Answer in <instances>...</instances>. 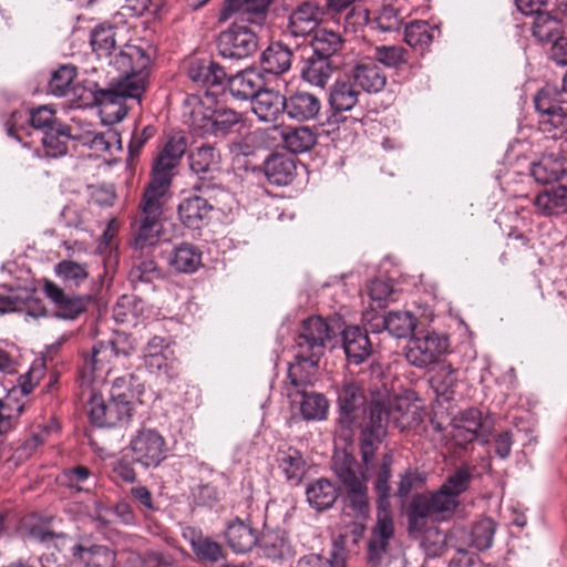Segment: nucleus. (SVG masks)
<instances>
[{
  "label": "nucleus",
  "instance_id": "37998d69",
  "mask_svg": "<svg viewBox=\"0 0 567 567\" xmlns=\"http://www.w3.org/2000/svg\"><path fill=\"white\" fill-rule=\"evenodd\" d=\"M275 0H225L220 10V20L225 21L235 12L241 11L254 16L256 19H265Z\"/></svg>",
  "mask_w": 567,
  "mask_h": 567
},
{
  "label": "nucleus",
  "instance_id": "a18cd8bd",
  "mask_svg": "<svg viewBox=\"0 0 567 567\" xmlns=\"http://www.w3.org/2000/svg\"><path fill=\"white\" fill-rule=\"evenodd\" d=\"M257 151L255 142L250 141V132L241 137H233L229 141H220V146L217 147L218 156L229 159L233 163L240 162L241 157H249L255 155Z\"/></svg>",
  "mask_w": 567,
  "mask_h": 567
},
{
  "label": "nucleus",
  "instance_id": "6e6552de",
  "mask_svg": "<svg viewBox=\"0 0 567 567\" xmlns=\"http://www.w3.org/2000/svg\"><path fill=\"white\" fill-rule=\"evenodd\" d=\"M132 461L144 468L157 467L167 454L163 435L153 429L143 427L131 439L128 447Z\"/></svg>",
  "mask_w": 567,
  "mask_h": 567
},
{
  "label": "nucleus",
  "instance_id": "0e129e2a",
  "mask_svg": "<svg viewBox=\"0 0 567 567\" xmlns=\"http://www.w3.org/2000/svg\"><path fill=\"white\" fill-rule=\"evenodd\" d=\"M424 483V474L420 473L417 470L406 468L403 473L399 474L398 487L394 495L401 499H405L413 489L421 488Z\"/></svg>",
  "mask_w": 567,
  "mask_h": 567
},
{
  "label": "nucleus",
  "instance_id": "69168bd1",
  "mask_svg": "<svg viewBox=\"0 0 567 567\" xmlns=\"http://www.w3.org/2000/svg\"><path fill=\"white\" fill-rule=\"evenodd\" d=\"M56 275L64 281L80 286L87 278V270L84 265L72 260H62L55 267Z\"/></svg>",
  "mask_w": 567,
  "mask_h": 567
},
{
  "label": "nucleus",
  "instance_id": "4be33fe9",
  "mask_svg": "<svg viewBox=\"0 0 567 567\" xmlns=\"http://www.w3.org/2000/svg\"><path fill=\"white\" fill-rule=\"evenodd\" d=\"M225 536L230 548L238 554L250 551L260 540L258 529L238 518L228 524Z\"/></svg>",
  "mask_w": 567,
  "mask_h": 567
},
{
  "label": "nucleus",
  "instance_id": "ddd939ff",
  "mask_svg": "<svg viewBox=\"0 0 567 567\" xmlns=\"http://www.w3.org/2000/svg\"><path fill=\"white\" fill-rule=\"evenodd\" d=\"M163 225L161 218L138 214L132 224V251L153 252L159 244Z\"/></svg>",
  "mask_w": 567,
  "mask_h": 567
},
{
  "label": "nucleus",
  "instance_id": "cd10ccee",
  "mask_svg": "<svg viewBox=\"0 0 567 567\" xmlns=\"http://www.w3.org/2000/svg\"><path fill=\"white\" fill-rule=\"evenodd\" d=\"M360 94L349 75L344 79H338L330 86L329 105L334 113L351 111L357 105Z\"/></svg>",
  "mask_w": 567,
  "mask_h": 567
},
{
  "label": "nucleus",
  "instance_id": "1a4fd4ad",
  "mask_svg": "<svg viewBox=\"0 0 567 567\" xmlns=\"http://www.w3.org/2000/svg\"><path fill=\"white\" fill-rule=\"evenodd\" d=\"M394 536V527L391 518H379L372 529L367 546V559L370 567H400L399 557L390 546Z\"/></svg>",
  "mask_w": 567,
  "mask_h": 567
},
{
  "label": "nucleus",
  "instance_id": "680f3d73",
  "mask_svg": "<svg viewBox=\"0 0 567 567\" xmlns=\"http://www.w3.org/2000/svg\"><path fill=\"white\" fill-rule=\"evenodd\" d=\"M76 76V69L72 65H62L53 72L49 82V92L55 96H64Z\"/></svg>",
  "mask_w": 567,
  "mask_h": 567
},
{
  "label": "nucleus",
  "instance_id": "39448f33",
  "mask_svg": "<svg viewBox=\"0 0 567 567\" xmlns=\"http://www.w3.org/2000/svg\"><path fill=\"white\" fill-rule=\"evenodd\" d=\"M333 472L340 483L339 494L343 509L351 511L354 517L365 518L370 513L368 485L364 467L349 454L333 463Z\"/></svg>",
  "mask_w": 567,
  "mask_h": 567
},
{
  "label": "nucleus",
  "instance_id": "4468645a",
  "mask_svg": "<svg viewBox=\"0 0 567 567\" xmlns=\"http://www.w3.org/2000/svg\"><path fill=\"white\" fill-rule=\"evenodd\" d=\"M285 99V115L292 121H315L320 115L322 103L320 97L312 92L297 90L288 94Z\"/></svg>",
  "mask_w": 567,
  "mask_h": 567
},
{
  "label": "nucleus",
  "instance_id": "9d476101",
  "mask_svg": "<svg viewBox=\"0 0 567 567\" xmlns=\"http://www.w3.org/2000/svg\"><path fill=\"white\" fill-rule=\"evenodd\" d=\"M217 45L223 58L241 60L256 52L258 39L249 28L233 24L219 34Z\"/></svg>",
  "mask_w": 567,
  "mask_h": 567
},
{
  "label": "nucleus",
  "instance_id": "13d9d810",
  "mask_svg": "<svg viewBox=\"0 0 567 567\" xmlns=\"http://www.w3.org/2000/svg\"><path fill=\"white\" fill-rule=\"evenodd\" d=\"M429 494L435 514V519L437 520L449 519L460 506V501H456V498L450 495L442 486Z\"/></svg>",
  "mask_w": 567,
  "mask_h": 567
},
{
  "label": "nucleus",
  "instance_id": "ea45409f",
  "mask_svg": "<svg viewBox=\"0 0 567 567\" xmlns=\"http://www.w3.org/2000/svg\"><path fill=\"white\" fill-rule=\"evenodd\" d=\"M429 518L435 519L430 494L417 493L413 495L408 508V522L410 530H423L427 525Z\"/></svg>",
  "mask_w": 567,
  "mask_h": 567
},
{
  "label": "nucleus",
  "instance_id": "de8ad7c7",
  "mask_svg": "<svg viewBox=\"0 0 567 567\" xmlns=\"http://www.w3.org/2000/svg\"><path fill=\"white\" fill-rule=\"evenodd\" d=\"M561 95V92L550 85L544 86L536 93L534 96V105L538 115L537 121L559 112L558 107H565L567 105V101H564Z\"/></svg>",
  "mask_w": 567,
  "mask_h": 567
},
{
  "label": "nucleus",
  "instance_id": "f257e3e1",
  "mask_svg": "<svg viewBox=\"0 0 567 567\" xmlns=\"http://www.w3.org/2000/svg\"><path fill=\"white\" fill-rule=\"evenodd\" d=\"M369 412V421L362 426L359 437L361 462L367 481L372 480L378 508L385 511L390 507V480L394 456L391 450L384 452L380 458H377L375 454L388 435L390 422L395 427L404 430L410 421L403 409L392 408L391 404L380 400L371 402Z\"/></svg>",
  "mask_w": 567,
  "mask_h": 567
},
{
  "label": "nucleus",
  "instance_id": "603ef678",
  "mask_svg": "<svg viewBox=\"0 0 567 567\" xmlns=\"http://www.w3.org/2000/svg\"><path fill=\"white\" fill-rule=\"evenodd\" d=\"M496 529L497 523L494 519L489 517L480 519L468 533V545L480 551L491 548Z\"/></svg>",
  "mask_w": 567,
  "mask_h": 567
},
{
  "label": "nucleus",
  "instance_id": "5701e85b",
  "mask_svg": "<svg viewBox=\"0 0 567 567\" xmlns=\"http://www.w3.org/2000/svg\"><path fill=\"white\" fill-rule=\"evenodd\" d=\"M151 251H132L128 280L136 287L140 284H151L163 277L162 269L152 257Z\"/></svg>",
  "mask_w": 567,
  "mask_h": 567
},
{
  "label": "nucleus",
  "instance_id": "72a5a7b5",
  "mask_svg": "<svg viewBox=\"0 0 567 567\" xmlns=\"http://www.w3.org/2000/svg\"><path fill=\"white\" fill-rule=\"evenodd\" d=\"M318 140L315 128L309 126L282 127L281 142L284 146L293 154L310 151Z\"/></svg>",
  "mask_w": 567,
  "mask_h": 567
},
{
  "label": "nucleus",
  "instance_id": "bf43d9fd",
  "mask_svg": "<svg viewBox=\"0 0 567 567\" xmlns=\"http://www.w3.org/2000/svg\"><path fill=\"white\" fill-rule=\"evenodd\" d=\"M558 111L537 121L538 130L554 140L567 134V105L558 107Z\"/></svg>",
  "mask_w": 567,
  "mask_h": 567
},
{
  "label": "nucleus",
  "instance_id": "c9c22d12",
  "mask_svg": "<svg viewBox=\"0 0 567 567\" xmlns=\"http://www.w3.org/2000/svg\"><path fill=\"white\" fill-rule=\"evenodd\" d=\"M186 151V141L183 136H172L157 156L153 171L173 177L172 171L177 166Z\"/></svg>",
  "mask_w": 567,
  "mask_h": 567
},
{
  "label": "nucleus",
  "instance_id": "a211bd4d",
  "mask_svg": "<svg viewBox=\"0 0 567 567\" xmlns=\"http://www.w3.org/2000/svg\"><path fill=\"white\" fill-rule=\"evenodd\" d=\"M341 336L342 348L350 363L361 364L371 355L372 344L365 329L349 326L342 330Z\"/></svg>",
  "mask_w": 567,
  "mask_h": 567
},
{
  "label": "nucleus",
  "instance_id": "4c0bfd02",
  "mask_svg": "<svg viewBox=\"0 0 567 567\" xmlns=\"http://www.w3.org/2000/svg\"><path fill=\"white\" fill-rule=\"evenodd\" d=\"M212 206L200 196H189L178 205V216L189 228H199L203 220L208 218Z\"/></svg>",
  "mask_w": 567,
  "mask_h": 567
},
{
  "label": "nucleus",
  "instance_id": "e433bc0d",
  "mask_svg": "<svg viewBox=\"0 0 567 567\" xmlns=\"http://www.w3.org/2000/svg\"><path fill=\"white\" fill-rule=\"evenodd\" d=\"M74 141L87 146L96 154L110 153L113 148H120L121 141L116 131L94 132L85 130L74 135Z\"/></svg>",
  "mask_w": 567,
  "mask_h": 567
},
{
  "label": "nucleus",
  "instance_id": "f03ea898",
  "mask_svg": "<svg viewBox=\"0 0 567 567\" xmlns=\"http://www.w3.org/2000/svg\"><path fill=\"white\" fill-rule=\"evenodd\" d=\"M115 35L113 25H97L91 33L92 50L120 73L112 92L118 97L140 101L146 89L151 59L142 48L133 44H125L113 53Z\"/></svg>",
  "mask_w": 567,
  "mask_h": 567
},
{
  "label": "nucleus",
  "instance_id": "4d7b16f0",
  "mask_svg": "<svg viewBox=\"0 0 567 567\" xmlns=\"http://www.w3.org/2000/svg\"><path fill=\"white\" fill-rule=\"evenodd\" d=\"M385 68L399 69L409 61L408 51L400 45H379L374 49L373 58Z\"/></svg>",
  "mask_w": 567,
  "mask_h": 567
},
{
  "label": "nucleus",
  "instance_id": "a878e982",
  "mask_svg": "<svg viewBox=\"0 0 567 567\" xmlns=\"http://www.w3.org/2000/svg\"><path fill=\"white\" fill-rule=\"evenodd\" d=\"M303 65L301 78L316 86L323 87L337 68L333 61L323 56H315L311 52H302Z\"/></svg>",
  "mask_w": 567,
  "mask_h": 567
},
{
  "label": "nucleus",
  "instance_id": "7c9ffc66",
  "mask_svg": "<svg viewBox=\"0 0 567 567\" xmlns=\"http://www.w3.org/2000/svg\"><path fill=\"white\" fill-rule=\"evenodd\" d=\"M264 87L262 78L255 71H243L228 79V90L230 94L239 100H252Z\"/></svg>",
  "mask_w": 567,
  "mask_h": 567
},
{
  "label": "nucleus",
  "instance_id": "2eb2a0df",
  "mask_svg": "<svg viewBox=\"0 0 567 567\" xmlns=\"http://www.w3.org/2000/svg\"><path fill=\"white\" fill-rule=\"evenodd\" d=\"M172 177L153 171L152 178L140 203V214L161 218Z\"/></svg>",
  "mask_w": 567,
  "mask_h": 567
},
{
  "label": "nucleus",
  "instance_id": "e2e57ef3",
  "mask_svg": "<svg viewBox=\"0 0 567 567\" xmlns=\"http://www.w3.org/2000/svg\"><path fill=\"white\" fill-rule=\"evenodd\" d=\"M457 382L456 370L450 363H441L431 378V384L439 394L452 392Z\"/></svg>",
  "mask_w": 567,
  "mask_h": 567
},
{
  "label": "nucleus",
  "instance_id": "7ed1b4c3",
  "mask_svg": "<svg viewBox=\"0 0 567 567\" xmlns=\"http://www.w3.org/2000/svg\"><path fill=\"white\" fill-rule=\"evenodd\" d=\"M134 379L132 374L116 378L107 401L100 393L92 391L87 414L94 425L112 427L131 420L135 403L134 392L131 389Z\"/></svg>",
  "mask_w": 567,
  "mask_h": 567
},
{
  "label": "nucleus",
  "instance_id": "5fc2aeb1",
  "mask_svg": "<svg viewBox=\"0 0 567 567\" xmlns=\"http://www.w3.org/2000/svg\"><path fill=\"white\" fill-rule=\"evenodd\" d=\"M355 0H323V6L330 14L346 13L347 25H362L368 20L367 11L353 7Z\"/></svg>",
  "mask_w": 567,
  "mask_h": 567
},
{
  "label": "nucleus",
  "instance_id": "20e7f679",
  "mask_svg": "<svg viewBox=\"0 0 567 567\" xmlns=\"http://www.w3.org/2000/svg\"><path fill=\"white\" fill-rule=\"evenodd\" d=\"M373 400L391 404L392 408L402 406L393 404L389 399L372 398L369 402L361 384L353 380H346L337 390L338 417L336 420L337 433L340 439L351 441L357 429L369 421V409Z\"/></svg>",
  "mask_w": 567,
  "mask_h": 567
},
{
  "label": "nucleus",
  "instance_id": "423d86ee",
  "mask_svg": "<svg viewBox=\"0 0 567 567\" xmlns=\"http://www.w3.org/2000/svg\"><path fill=\"white\" fill-rule=\"evenodd\" d=\"M336 337L337 332L324 318L310 316L299 326L295 337V351L321 358Z\"/></svg>",
  "mask_w": 567,
  "mask_h": 567
},
{
  "label": "nucleus",
  "instance_id": "c03bdc74",
  "mask_svg": "<svg viewBox=\"0 0 567 567\" xmlns=\"http://www.w3.org/2000/svg\"><path fill=\"white\" fill-rule=\"evenodd\" d=\"M295 394L301 395L300 412L306 420H324L328 414L329 402L326 396L315 391L301 389L295 391Z\"/></svg>",
  "mask_w": 567,
  "mask_h": 567
},
{
  "label": "nucleus",
  "instance_id": "9b49d317",
  "mask_svg": "<svg viewBox=\"0 0 567 567\" xmlns=\"http://www.w3.org/2000/svg\"><path fill=\"white\" fill-rule=\"evenodd\" d=\"M143 361L150 372L161 373L168 379L178 375L177 362L167 339L154 336L143 350Z\"/></svg>",
  "mask_w": 567,
  "mask_h": 567
},
{
  "label": "nucleus",
  "instance_id": "58836bf2",
  "mask_svg": "<svg viewBox=\"0 0 567 567\" xmlns=\"http://www.w3.org/2000/svg\"><path fill=\"white\" fill-rule=\"evenodd\" d=\"M534 204L542 215L551 216L567 212V186L560 184L539 193Z\"/></svg>",
  "mask_w": 567,
  "mask_h": 567
},
{
  "label": "nucleus",
  "instance_id": "6ab92c4d",
  "mask_svg": "<svg viewBox=\"0 0 567 567\" xmlns=\"http://www.w3.org/2000/svg\"><path fill=\"white\" fill-rule=\"evenodd\" d=\"M320 359V357L296 351L293 361L289 363L287 375L289 385L295 391L306 389L312 384Z\"/></svg>",
  "mask_w": 567,
  "mask_h": 567
},
{
  "label": "nucleus",
  "instance_id": "c85d7f7f",
  "mask_svg": "<svg viewBox=\"0 0 567 567\" xmlns=\"http://www.w3.org/2000/svg\"><path fill=\"white\" fill-rule=\"evenodd\" d=\"M276 461L286 480L299 484L306 474V461L302 453L289 445L280 446L276 453Z\"/></svg>",
  "mask_w": 567,
  "mask_h": 567
},
{
  "label": "nucleus",
  "instance_id": "49530a36",
  "mask_svg": "<svg viewBox=\"0 0 567 567\" xmlns=\"http://www.w3.org/2000/svg\"><path fill=\"white\" fill-rule=\"evenodd\" d=\"M437 28L430 25L426 21H412L405 25L404 41L412 48L424 51L433 42Z\"/></svg>",
  "mask_w": 567,
  "mask_h": 567
},
{
  "label": "nucleus",
  "instance_id": "c756f323",
  "mask_svg": "<svg viewBox=\"0 0 567 567\" xmlns=\"http://www.w3.org/2000/svg\"><path fill=\"white\" fill-rule=\"evenodd\" d=\"M292 62V51L282 42H272L261 53L260 64L264 72L275 75L286 73Z\"/></svg>",
  "mask_w": 567,
  "mask_h": 567
},
{
  "label": "nucleus",
  "instance_id": "a19ab883",
  "mask_svg": "<svg viewBox=\"0 0 567 567\" xmlns=\"http://www.w3.org/2000/svg\"><path fill=\"white\" fill-rule=\"evenodd\" d=\"M530 175L539 184H550L559 181H567V171L563 163L551 155L543 156L530 166Z\"/></svg>",
  "mask_w": 567,
  "mask_h": 567
},
{
  "label": "nucleus",
  "instance_id": "774afa93",
  "mask_svg": "<svg viewBox=\"0 0 567 567\" xmlns=\"http://www.w3.org/2000/svg\"><path fill=\"white\" fill-rule=\"evenodd\" d=\"M282 127L272 126V127H258L250 132V141L255 142L257 150L258 148H272L279 145V141H281Z\"/></svg>",
  "mask_w": 567,
  "mask_h": 567
},
{
  "label": "nucleus",
  "instance_id": "dca6fc26",
  "mask_svg": "<svg viewBox=\"0 0 567 567\" xmlns=\"http://www.w3.org/2000/svg\"><path fill=\"white\" fill-rule=\"evenodd\" d=\"M43 291L54 305L59 318L74 320L86 309L87 301L84 297L68 295L52 281L44 282Z\"/></svg>",
  "mask_w": 567,
  "mask_h": 567
},
{
  "label": "nucleus",
  "instance_id": "2f4dec72",
  "mask_svg": "<svg viewBox=\"0 0 567 567\" xmlns=\"http://www.w3.org/2000/svg\"><path fill=\"white\" fill-rule=\"evenodd\" d=\"M529 29L532 35L540 43H549L564 33L561 19L547 10L532 17Z\"/></svg>",
  "mask_w": 567,
  "mask_h": 567
},
{
  "label": "nucleus",
  "instance_id": "052dcab7",
  "mask_svg": "<svg viewBox=\"0 0 567 567\" xmlns=\"http://www.w3.org/2000/svg\"><path fill=\"white\" fill-rule=\"evenodd\" d=\"M183 536L189 542L198 559L213 561V542L209 537H205L194 527L184 528Z\"/></svg>",
  "mask_w": 567,
  "mask_h": 567
},
{
  "label": "nucleus",
  "instance_id": "393cba45",
  "mask_svg": "<svg viewBox=\"0 0 567 567\" xmlns=\"http://www.w3.org/2000/svg\"><path fill=\"white\" fill-rule=\"evenodd\" d=\"M296 159L285 154H271L264 162L265 176L274 185L290 184L296 176Z\"/></svg>",
  "mask_w": 567,
  "mask_h": 567
},
{
  "label": "nucleus",
  "instance_id": "3c124183",
  "mask_svg": "<svg viewBox=\"0 0 567 567\" xmlns=\"http://www.w3.org/2000/svg\"><path fill=\"white\" fill-rule=\"evenodd\" d=\"M115 357L107 342H97L93 346L91 355L85 359L84 372H91L94 379H103V373H109L107 363Z\"/></svg>",
  "mask_w": 567,
  "mask_h": 567
},
{
  "label": "nucleus",
  "instance_id": "864d4df0",
  "mask_svg": "<svg viewBox=\"0 0 567 567\" xmlns=\"http://www.w3.org/2000/svg\"><path fill=\"white\" fill-rule=\"evenodd\" d=\"M474 467L466 464L458 466L447 475L441 486L456 501H460L458 497L471 487L474 480Z\"/></svg>",
  "mask_w": 567,
  "mask_h": 567
},
{
  "label": "nucleus",
  "instance_id": "f8f14e48",
  "mask_svg": "<svg viewBox=\"0 0 567 567\" xmlns=\"http://www.w3.org/2000/svg\"><path fill=\"white\" fill-rule=\"evenodd\" d=\"M190 106L189 127L194 137L205 138L213 133V94L207 87L187 99Z\"/></svg>",
  "mask_w": 567,
  "mask_h": 567
},
{
  "label": "nucleus",
  "instance_id": "79ce46f5",
  "mask_svg": "<svg viewBox=\"0 0 567 567\" xmlns=\"http://www.w3.org/2000/svg\"><path fill=\"white\" fill-rule=\"evenodd\" d=\"M169 266L177 272L192 274L202 266V252L190 244H182L168 258Z\"/></svg>",
  "mask_w": 567,
  "mask_h": 567
},
{
  "label": "nucleus",
  "instance_id": "8fccbe9b",
  "mask_svg": "<svg viewBox=\"0 0 567 567\" xmlns=\"http://www.w3.org/2000/svg\"><path fill=\"white\" fill-rule=\"evenodd\" d=\"M213 164V148L209 145H202L189 155V165L192 171L198 175L202 181L198 189L210 188V166Z\"/></svg>",
  "mask_w": 567,
  "mask_h": 567
},
{
  "label": "nucleus",
  "instance_id": "6e6d98bb",
  "mask_svg": "<svg viewBox=\"0 0 567 567\" xmlns=\"http://www.w3.org/2000/svg\"><path fill=\"white\" fill-rule=\"evenodd\" d=\"M261 540L269 559L281 560L291 554V546L284 530L267 532Z\"/></svg>",
  "mask_w": 567,
  "mask_h": 567
},
{
  "label": "nucleus",
  "instance_id": "f3484780",
  "mask_svg": "<svg viewBox=\"0 0 567 567\" xmlns=\"http://www.w3.org/2000/svg\"><path fill=\"white\" fill-rule=\"evenodd\" d=\"M349 76L357 86L370 94L381 92L386 85V75L371 58L358 61Z\"/></svg>",
  "mask_w": 567,
  "mask_h": 567
},
{
  "label": "nucleus",
  "instance_id": "412c9836",
  "mask_svg": "<svg viewBox=\"0 0 567 567\" xmlns=\"http://www.w3.org/2000/svg\"><path fill=\"white\" fill-rule=\"evenodd\" d=\"M285 97L278 91L262 87L251 102V111L261 122H276L285 114Z\"/></svg>",
  "mask_w": 567,
  "mask_h": 567
},
{
  "label": "nucleus",
  "instance_id": "09e8293b",
  "mask_svg": "<svg viewBox=\"0 0 567 567\" xmlns=\"http://www.w3.org/2000/svg\"><path fill=\"white\" fill-rule=\"evenodd\" d=\"M417 319L408 311L389 312L382 318V326L390 334L396 338L413 337L417 331Z\"/></svg>",
  "mask_w": 567,
  "mask_h": 567
},
{
  "label": "nucleus",
  "instance_id": "b1692460",
  "mask_svg": "<svg viewBox=\"0 0 567 567\" xmlns=\"http://www.w3.org/2000/svg\"><path fill=\"white\" fill-rule=\"evenodd\" d=\"M73 558L85 567H114L116 554L110 547L81 543L72 547Z\"/></svg>",
  "mask_w": 567,
  "mask_h": 567
},
{
  "label": "nucleus",
  "instance_id": "0eeeda50",
  "mask_svg": "<svg viewBox=\"0 0 567 567\" xmlns=\"http://www.w3.org/2000/svg\"><path fill=\"white\" fill-rule=\"evenodd\" d=\"M449 347L450 339L446 334L427 330L417 331L409 341L405 358L412 365L425 368L446 353Z\"/></svg>",
  "mask_w": 567,
  "mask_h": 567
},
{
  "label": "nucleus",
  "instance_id": "473e14b6",
  "mask_svg": "<svg viewBox=\"0 0 567 567\" xmlns=\"http://www.w3.org/2000/svg\"><path fill=\"white\" fill-rule=\"evenodd\" d=\"M309 505L318 512L329 509L340 498L339 489L328 478L311 482L306 489Z\"/></svg>",
  "mask_w": 567,
  "mask_h": 567
},
{
  "label": "nucleus",
  "instance_id": "f704fd0d",
  "mask_svg": "<svg viewBox=\"0 0 567 567\" xmlns=\"http://www.w3.org/2000/svg\"><path fill=\"white\" fill-rule=\"evenodd\" d=\"M76 133L66 124H58L53 130L47 131L42 137L44 156L58 158L68 153V141H74Z\"/></svg>",
  "mask_w": 567,
  "mask_h": 567
},
{
  "label": "nucleus",
  "instance_id": "338daca9",
  "mask_svg": "<svg viewBox=\"0 0 567 567\" xmlns=\"http://www.w3.org/2000/svg\"><path fill=\"white\" fill-rule=\"evenodd\" d=\"M403 19L404 17L400 9L394 8L392 4H385L379 10L374 21L378 29L391 32L400 29Z\"/></svg>",
  "mask_w": 567,
  "mask_h": 567
},
{
  "label": "nucleus",
  "instance_id": "bb28decb",
  "mask_svg": "<svg viewBox=\"0 0 567 567\" xmlns=\"http://www.w3.org/2000/svg\"><path fill=\"white\" fill-rule=\"evenodd\" d=\"M344 45V40L339 32L321 28L316 30L309 47H305L302 52H311L315 56H323L330 61L339 54Z\"/></svg>",
  "mask_w": 567,
  "mask_h": 567
},
{
  "label": "nucleus",
  "instance_id": "aec40b11",
  "mask_svg": "<svg viewBox=\"0 0 567 567\" xmlns=\"http://www.w3.org/2000/svg\"><path fill=\"white\" fill-rule=\"evenodd\" d=\"M244 125V114L234 109L221 106L215 101V146L220 141L238 137Z\"/></svg>",
  "mask_w": 567,
  "mask_h": 567
}]
</instances>
